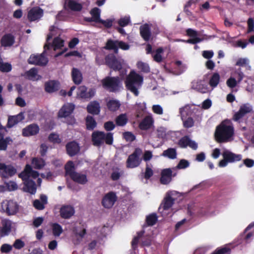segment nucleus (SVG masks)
<instances>
[{
    "label": "nucleus",
    "instance_id": "nucleus-1",
    "mask_svg": "<svg viewBox=\"0 0 254 254\" xmlns=\"http://www.w3.org/2000/svg\"><path fill=\"white\" fill-rule=\"evenodd\" d=\"M234 134L233 127L226 125L225 121H223L216 127L214 137L215 140L218 143L227 142L231 140Z\"/></svg>",
    "mask_w": 254,
    "mask_h": 254
},
{
    "label": "nucleus",
    "instance_id": "nucleus-2",
    "mask_svg": "<svg viewBox=\"0 0 254 254\" xmlns=\"http://www.w3.org/2000/svg\"><path fill=\"white\" fill-rule=\"evenodd\" d=\"M143 76L136 73L134 71H131L127 76L125 81L127 89L132 93L135 96L139 95L138 89L142 84Z\"/></svg>",
    "mask_w": 254,
    "mask_h": 254
},
{
    "label": "nucleus",
    "instance_id": "nucleus-3",
    "mask_svg": "<svg viewBox=\"0 0 254 254\" xmlns=\"http://www.w3.org/2000/svg\"><path fill=\"white\" fill-rule=\"evenodd\" d=\"M103 87L110 92L116 93L122 88V83L119 76H106L101 80Z\"/></svg>",
    "mask_w": 254,
    "mask_h": 254
},
{
    "label": "nucleus",
    "instance_id": "nucleus-4",
    "mask_svg": "<svg viewBox=\"0 0 254 254\" xmlns=\"http://www.w3.org/2000/svg\"><path fill=\"white\" fill-rule=\"evenodd\" d=\"M92 141L94 146H100L105 142L111 145L113 142V134L111 132L105 133L103 131H96L92 134Z\"/></svg>",
    "mask_w": 254,
    "mask_h": 254
},
{
    "label": "nucleus",
    "instance_id": "nucleus-5",
    "mask_svg": "<svg viewBox=\"0 0 254 254\" xmlns=\"http://www.w3.org/2000/svg\"><path fill=\"white\" fill-rule=\"evenodd\" d=\"M44 51L40 55H31L28 60L30 64L45 66L48 63V59L45 56L46 50L50 49V43H46L44 46Z\"/></svg>",
    "mask_w": 254,
    "mask_h": 254
},
{
    "label": "nucleus",
    "instance_id": "nucleus-6",
    "mask_svg": "<svg viewBox=\"0 0 254 254\" xmlns=\"http://www.w3.org/2000/svg\"><path fill=\"white\" fill-rule=\"evenodd\" d=\"M142 150L140 148H136L132 153L129 155L126 161V166L128 168H134L139 166L141 161Z\"/></svg>",
    "mask_w": 254,
    "mask_h": 254
},
{
    "label": "nucleus",
    "instance_id": "nucleus-7",
    "mask_svg": "<svg viewBox=\"0 0 254 254\" xmlns=\"http://www.w3.org/2000/svg\"><path fill=\"white\" fill-rule=\"evenodd\" d=\"M195 108H192V107L189 104L185 105L184 107H181L179 109V113L181 116L182 120L183 121L184 127L186 128H189L192 127L194 126V120L191 117H188L186 120H184V117L185 116L191 115V111L194 110Z\"/></svg>",
    "mask_w": 254,
    "mask_h": 254
},
{
    "label": "nucleus",
    "instance_id": "nucleus-8",
    "mask_svg": "<svg viewBox=\"0 0 254 254\" xmlns=\"http://www.w3.org/2000/svg\"><path fill=\"white\" fill-rule=\"evenodd\" d=\"M106 64L114 71H120L123 68V60L116 57L114 54H109L105 58Z\"/></svg>",
    "mask_w": 254,
    "mask_h": 254
},
{
    "label": "nucleus",
    "instance_id": "nucleus-9",
    "mask_svg": "<svg viewBox=\"0 0 254 254\" xmlns=\"http://www.w3.org/2000/svg\"><path fill=\"white\" fill-rule=\"evenodd\" d=\"M1 209L7 215H13L18 212L19 205L16 202L12 200H5L1 203Z\"/></svg>",
    "mask_w": 254,
    "mask_h": 254
},
{
    "label": "nucleus",
    "instance_id": "nucleus-10",
    "mask_svg": "<svg viewBox=\"0 0 254 254\" xmlns=\"http://www.w3.org/2000/svg\"><path fill=\"white\" fill-rule=\"evenodd\" d=\"M16 173V169L11 165L0 163V176L2 178H8Z\"/></svg>",
    "mask_w": 254,
    "mask_h": 254
},
{
    "label": "nucleus",
    "instance_id": "nucleus-11",
    "mask_svg": "<svg viewBox=\"0 0 254 254\" xmlns=\"http://www.w3.org/2000/svg\"><path fill=\"white\" fill-rule=\"evenodd\" d=\"M117 200L115 192L110 191L106 193L102 198V204L106 208H111Z\"/></svg>",
    "mask_w": 254,
    "mask_h": 254
},
{
    "label": "nucleus",
    "instance_id": "nucleus-12",
    "mask_svg": "<svg viewBox=\"0 0 254 254\" xmlns=\"http://www.w3.org/2000/svg\"><path fill=\"white\" fill-rule=\"evenodd\" d=\"M96 93V90L94 88H90L87 91V88L84 86H80L78 88L77 96L81 99H91L94 96Z\"/></svg>",
    "mask_w": 254,
    "mask_h": 254
},
{
    "label": "nucleus",
    "instance_id": "nucleus-13",
    "mask_svg": "<svg viewBox=\"0 0 254 254\" xmlns=\"http://www.w3.org/2000/svg\"><path fill=\"white\" fill-rule=\"evenodd\" d=\"M74 109L75 105L73 103L64 104L59 110L58 116L60 118H67L70 116Z\"/></svg>",
    "mask_w": 254,
    "mask_h": 254
},
{
    "label": "nucleus",
    "instance_id": "nucleus-14",
    "mask_svg": "<svg viewBox=\"0 0 254 254\" xmlns=\"http://www.w3.org/2000/svg\"><path fill=\"white\" fill-rule=\"evenodd\" d=\"M43 14V10L39 6H35L31 8L28 11L27 18L29 21H34L40 19Z\"/></svg>",
    "mask_w": 254,
    "mask_h": 254
},
{
    "label": "nucleus",
    "instance_id": "nucleus-15",
    "mask_svg": "<svg viewBox=\"0 0 254 254\" xmlns=\"http://www.w3.org/2000/svg\"><path fill=\"white\" fill-rule=\"evenodd\" d=\"M252 111L251 107L248 106L247 105L244 104L241 106L239 110L236 112L233 117V120L238 123L241 122L242 119L246 114L251 113Z\"/></svg>",
    "mask_w": 254,
    "mask_h": 254
},
{
    "label": "nucleus",
    "instance_id": "nucleus-16",
    "mask_svg": "<svg viewBox=\"0 0 254 254\" xmlns=\"http://www.w3.org/2000/svg\"><path fill=\"white\" fill-rule=\"evenodd\" d=\"M40 130L37 124H32L22 129V134L23 136L29 137L37 134Z\"/></svg>",
    "mask_w": 254,
    "mask_h": 254
},
{
    "label": "nucleus",
    "instance_id": "nucleus-17",
    "mask_svg": "<svg viewBox=\"0 0 254 254\" xmlns=\"http://www.w3.org/2000/svg\"><path fill=\"white\" fill-rule=\"evenodd\" d=\"M139 33L141 38L145 41H149L152 36L150 25L148 23L141 25L139 27Z\"/></svg>",
    "mask_w": 254,
    "mask_h": 254
},
{
    "label": "nucleus",
    "instance_id": "nucleus-18",
    "mask_svg": "<svg viewBox=\"0 0 254 254\" xmlns=\"http://www.w3.org/2000/svg\"><path fill=\"white\" fill-rule=\"evenodd\" d=\"M45 90L49 93L58 91L60 88V83L57 80H50L45 83Z\"/></svg>",
    "mask_w": 254,
    "mask_h": 254
},
{
    "label": "nucleus",
    "instance_id": "nucleus-19",
    "mask_svg": "<svg viewBox=\"0 0 254 254\" xmlns=\"http://www.w3.org/2000/svg\"><path fill=\"white\" fill-rule=\"evenodd\" d=\"M65 147L67 154L71 157L76 155L80 150L78 144L74 141L68 142Z\"/></svg>",
    "mask_w": 254,
    "mask_h": 254
},
{
    "label": "nucleus",
    "instance_id": "nucleus-20",
    "mask_svg": "<svg viewBox=\"0 0 254 254\" xmlns=\"http://www.w3.org/2000/svg\"><path fill=\"white\" fill-rule=\"evenodd\" d=\"M74 208L70 205H64L61 207L60 213L62 218L69 219L74 214Z\"/></svg>",
    "mask_w": 254,
    "mask_h": 254
},
{
    "label": "nucleus",
    "instance_id": "nucleus-21",
    "mask_svg": "<svg viewBox=\"0 0 254 254\" xmlns=\"http://www.w3.org/2000/svg\"><path fill=\"white\" fill-rule=\"evenodd\" d=\"M22 180L24 182V191L32 194H35L36 191V186L35 182L29 178Z\"/></svg>",
    "mask_w": 254,
    "mask_h": 254
},
{
    "label": "nucleus",
    "instance_id": "nucleus-22",
    "mask_svg": "<svg viewBox=\"0 0 254 254\" xmlns=\"http://www.w3.org/2000/svg\"><path fill=\"white\" fill-rule=\"evenodd\" d=\"M175 176V174L172 175V171L170 168L163 169L161 174L160 183L163 185H167L171 182L172 177Z\"/></svg>",
    "mask_w": 254,
    "mask_h": 254
},
{
    "label": "nucleus",
    "instance_id": "nucleus-23",
    "mask_svg": "<svg viewBox=\"0 0 254 254\" xmlns=\"http://www.w3.org/2000/svg\"><path fill=\"white\" fill-rule=\"evenodd\" d=\"M24 119V117L22 113H20L15 116H9L8 118L6 127L8 128H11L22 121Z\"/></svg>",
    "mask_w": 254,
    "mask_h": 254
},
{
    "label": "nucleus",
    "instance_id": "nucleus-24",
    "mask_svg": "<svg viewBox=\"0 0 254 254\" xmlns=\"http://www.w3.org/2000/svg\"><path fill=\"white\" fill-rule=\"evenodd\" d=\"M101 108L99 103L97 101L90 102L87 106V111L88 113L93 115L99 114Z\"/></svg>",
    "mask_w": 254,
    "mask_h": 254
},
{
    "label": "nucleus",
    "instance_id": "nucleus-25",
    "mask_svg": "<svg viewBox=\"0 0 254 254\" xmlns=\"http://www.w3.org/2000/svg\"><path fill=\"white\" fill-rule=\"evenodd\" d=\"M70 178L74 182L81 185H85L88 182L86 174H81L76 172H75Z\"/></svg>",
    "mask_w": 254,
    "mask_h": 254
},
{
    "label": "nucleus",
    "instance_id": "nucleus-26",
    "mask_svg": "<svg viewBox=\"0 0 254 254\" xmlns=\"http://www.w3.org/2000/svg\"><path fill=\"white\" fill-rule=\"evenodd\" d=\"M14 42L15 38L12 34L10 33L5 34L0 40V44L2 47H10L13 45Z\"/></svg>",
    "mask_w": 254,
    "mask_h": 254
},
{
    "label": "nucleus",
    "instance_id": "nucleus-27",
    "mask_svg": "<svg viewBox=\"0 0 254 254\" xmlns=\"http://www.w3.org/2000/svg\"><path fill=\"white\" fill-rule=\"evenodd\" d=\"M222 155L225 156L226 159L228 161L229 163L238 162L242 159V155L241 154H236L228 150L224 151L222 153Z\"/></svg>",
    "mask_w": 254,
    "mask_h": 254
},
{
    "label": "nucleus",
    "instance_id": "nucleus-28",
    "mask_svg": "<svg viewBox=\"0 0 254 254\" xmlns=\"http://www.w3.org/2000/svg\"><path fill=\"white\" fill-rule=\"evenodd\" d=\"M71 77L73 82L76 85L80 84L83 80L82 74L80 70L75 67H73L71 70Z\"/></svg>",
    "mask_w": 254,
    "mask_h": 254
},
{
    "label": "nucleus",
    "instance_id": "nucleus-29",
    "mask_svg": "<svg viewBox=\"0 0 254 254\" xmlns=\"http://www.w3.org/2000/svg\"><path fill=\"white\" fill-rule=\"evenodd\" d=\"M153 120L150 116H146L138 125L139 128L142 130H146L149 129L152 126Z\"/></svg>",
    "mask_w": 254,
    "mask_h": 254
},
{
    "label": "nucleus",
    "instance_id": "nucleus-30",
    "mask_svg": "<svg viewBox=\"0 0 254 254\" xmlns=\"http://www.w3.org/2000/svg\"><path fill=\"white\" fill-rule=\"evenodd\" d=\"M65 5L71 10L74 11H80L82 8L81 4L73 0H65Z\"/></svg>",
    "mask_w": 254,
    "mask_h": 254
},
{
    "label": "nucleus",
    "instance_id": "nucleus-31",
    "mask_svg": "<svg viewBox=\"0 0 254 254\" xmlns=\"http://www.w3.org/2000/svg\"><path fill=\"white\" fill-rule=\"evenodd\" d=\"M174 201L175 199L170 195L166 196L161 203L159 208V210L161 208H162L163 210H168L173 206L174 203Z\"/></svg>",
    "mask_w": 254,
    "mask_h": 254
},
{
    "label": "nucleus",
    "instance_id": "nucleus-32",
    "mask_svg": "<svg viewBox=\"0 0 254 254\" xmlns=\"http://www.w3.org/2000/svg\"><path fill=\"white\" fill-rule=\"evenodd\" d=\"M104 49L107 50H113L115 54H118V40L108 39L104 47Z\"/></svg>",
    "mask_w": 254,
    "mask_h": 254
},
{
    "label": "nucleus",
    "instance_id": "nucleus-33",
    "mask_svg": "<svg viewBox=\"0 0 254 254\" xmlns=\"http://www.w3.org/2000/svg\"><path fill=\"white\" fill-rule=\"evenodd\" d=\"M97 124L96 121L92 116L88 115L86 117L85 125L87 130H93L97 127Z\"/></svg>",
    "mask_w": 254,
    "mask_h": 254
},
{
    "label": "nucleus",
    "instance_id": "nucleus-34",
    "mask_svg": "<svg viewBox=\"0 0 254 254\" xmlns=\"http://www.w3.org/2000/svg\"><path fill=\"white\" fill-rule=\"evenodd\" d=\"M121 104L120 102L117 100H110L107 103V107L108 109L112 112L117 111L120 107Z\"/></svg>",
    "mask_w": 254,
    "mask_h": 254
},
{
    "label": "nucleus",
    "instance_id": "nucleus-35",
    "mask_svg": "<svg viewBox=\"0 0 254 254\" xmlns=\"http://www.w3.org/2000/svg\"><path fill=\"white\" fill-rule=\"evenodd\" d=\"M128 122V118L126 114H121L117 117L115 122L118 126L124 127Z\"/></svg>",
    "mask_w": 254,
    "mask_h": 254
},
{
    "label": "nucleus",
    "instance_id": "nucleus-36",
    "mask_svg": "<svg viewBox=\"0 0 254 254\" xmlns=\"http://www.w3.org/2000/svg\"><path fill=\"white\" fill-rule=\"evenodd\" d=\"M2 227L1 230V233L7 235L11 229V222L9 220L5 219L2 221Z\"/></svg>",
    "mask_w": 254,
    "mask_h": 254
},
{
    "label": "nucleus",
    "instance_id": "nucleus-37",
    "mask_svg": "<svg viewBox=\"0 0 254 254\" xmlns=\"http://www.w3.org/2000/svg\"><path fill=\"white\" fill-rule=\"evenodd\" d=\"M64 40L60 37H56L54 39L52 44H50V48L53 47L55 51L60 49L64 46Z\"/></svg>",
    "mask_w": 254,
    "mask_h": 254
},
{
    "label": "nucleus",
    "instance_id": "nucleus-38",
    "mask_svg": "<svg viewBox=\"0 0 254 254\" xmlns=\"http://www.w3.org/2000/svg\"><path fill=\"white\" fill-rule=\"evenodd\" d=\"M162 155L169 159H174L177 157L176 150L174 148H169L163 152Z\"/></svg>",
    "mask_w": 254,
    "mask_h": 254
},
{
    "label": "nucleus",
    "instance_id": "nucleus-39",
    "mask_svg": "<svg viewBox=\"0 0 254 254\" xmlns=\"http://www.w3.org/2000/svg\"><path fill=\"white\" fill-rule=\"evenodd\" d=\"M32 171L31 166L29 164H27L23 171L18 175V177L22 179H28L30 178V174Z\"/></svg>",
    "mask_w": 254,
    "mask_h": 254
},
{
    "label": "nucleus",
    "instance_id": "nucleus-40",
    "mask_svg": "<svg viewBox=\"0 0 254 254\" xmlns=\"http://www.w3.org/2000/svg\"><path fill=\"white\" fill-rule=\"evenodd\" d=\"M220 77L218 73H214L210 78L209 84L212 88L216 87L219 84Z\"/></svg>",
    "mask_w": 254,
    "mask_h": 254
},
{
    "label": "nucleus",
    "instance_id": "nucleus-41",
    "mask_svg": "<svg viewBox=\"0 0 254 254\" xmlns=\"http://www.w3.org/2000/svg\"><path fill=\"white\" fill-rule=\"evenodd\" d=\"M32 164L34 168L41 169L45 165V162L42 158H34L32 160Z\"/></svg>",
    "mask_w": 254,
    "mask_h": 254
},
{
    "label": "nucleus",
    "instance_id": "nucleus-42",
    "mask_svg": "<svg viewBox=\"0 0 254 254\" xmlns=\"http://www.w3.org/2000/svg\"><path fill=\"white\" fill-rule=\"evenodd\" d=\"M64 169L66 174L68 175L69 177L71 176V175L75 172L74 171V165L72 161H69L67 162L65 165Z\"/></svg>",
    "mask_w": 254,
    "mask_h": 254
},
{
    "label": "nucleus",
    "instance_id": "nucleus-43",
    "mask_svg": "<svg viewBox=\"0 0 254 254\" xmlns=\"http://www.w3.org/2000/svg\"><path fill=\"white\" fill-rule=\"evenodd\" d=\"M146 223L148 226H152L157 221V216L155 213H152L146 217Z\"/></svg>",
    "mask_w": 254,
    "mask_h": 254
},
{
    "label": "nucleus",
    "instance_id": "nucleus-44",
    "mask_svg": "<svg viewBox=\"0 0 254 254\" xmlns=\"http://www.w3.org/2000/svg\"><path fill=\"white\" fill-rule=\"evenodd\" d=\"M53 234L55 237H59L63 233V230L62 226L58 223H55L52 224Z\"/></svg>",
    "mask_w": 254,
    "mask_h": 254
},
{
    "label": "nucleus",
    "instance_id": "nucleus-45",
    "mask_svg": "<svg viewBox=\"0 0 254 254\" xmlns=\"http://www.w3.org/2000/svg\"><path fill=\"white\" fill-rule=\"evenodd\" d=\"M12 142V140L10 137L0 138V150H6L7 148V145Z\"/></svg>",
    "mask_w": 254,
    "mask_h": 254
},
{
    "label": "nucleus",
    "instance_id": "nucleus-46",
    "mask_svg": "<svg viewBox=\"0 0 254 254\" xmlns=\"http://www.w3.org/2000/svg\"><path fill=\"white\" fill-rule=\"evenodd\" d=\"M100 9L98 7L92 8L90 12L92 17L95 20L96 23H99L101 19L100 18Z\"/></svg>",
    "mask_w": 254,
    "mask_h": 254
},
{
    "label": "nucleus",
    "instance_id": "nucleus-47",
    "mask_svg": "<svg viewBox=\"0 0 254 254\" xmlns=\"http://www.w3.org/2000/svg\"><path fill=\"white\" fill-rule=\"evenodd\" d=\"M231 250L228 247L217 248L211 254H230Z\"/></svg>",
    "mask_w": 254,
    "mask_h": 254
},
{
    "label": "nucleus",
    "instance_id": "nucleus-48",
    "mask_svg": "<svg viewBox=\"0 0 254 254\" xmlns=\"http://www.w3.org/2000/svg\"><path fill=\"white\" fill-rule=\"evenodd\" d=\"M48 140L50 142L55 144H60L62 142V140L59 137V135L54 132H52L49 134L48 136Z\"/></svg>",
    "mask_w": 254,
    "mask_h": 254
},
{
    "label": "nucleus",
    "instance_id": "nucleus-49",
    "mask_svg": "<svg viewBox=\"0 0 254 254\" xmlns=\"http://www.w3.org/2000/svg\"><path fill=\"white\" fill-rule=\"evenodd\" d=\"M137 67L142 72L144 73H148L150 72V67L149 65L142 62H138L137 63Z\"/></svg>",
    "mask_w": 254,
    "mask_h": 254
},
{
    "label": "nucleus",
    "instance_id": "nucleus-50",
    "mask_svg": "<svg viewBox=\"0 0 254 254\" xmlns=\"http://www.w3.org/2000/svg\"><path fill=\"white\" fill-rule=\"evenodd\" d=\"M155 54L153 56V60L157 63H160L162 61V57L161 54L163 53V49L162 47H159L156 49Z\"/></svg>",
    "mask_w": 254,
    "mask_h": 254
},
{
    "label": "nucleus",
    "instance_id": "nucleus-51",
    "mask_svg": "<svg viewBox=\"0 0 254 254\" xmlns=\"http://www.w3.org/2000/svg\"><path fill=\"white\" fill-rule=\"evenodd\" d=\"M190 138L188 136L182 137L178 142L179 145L182 148H186L190 141Z\"/></svg>",
    "mask_w": 254,
    "mask_h": 254
},
{
    "label": "nucleus",
    "instance_id": "nucleus-52",
    "mask_svg": "<svg viewBox=\"0 0 254 254\" xmlns=\"http://www.w3.org/2000/svg\"><path fill=\"white\" fill-rule=\"evenodd\" d=\"M12 69L11 65L8 63H3L0 64V71L2 72H8Z\"/></svg>",
    "mask_w": 254,
    "mask_h": 254
},
{
    "label": "nucleus",
    "instance_id": "nucleus-53",
    "mask_svg": "<svg viewBox=\"0 0 254 254\" xmlns=\"http://www.w3.org/2000/svg\"><path fill=\"white\" fill-rule=\"evenodd\" d=\"M37 69L35 67H33L28 71H27L25 72V74L29 79L34 80L37 75Z\"/></svg>",
    "mask_w": 254,
    "mask_h": 254
},
{
    "label": "nucleus",
    "instance_id": "nucleus-54",
    "mask_svg": "<svg viewBox=\"0 0 254 254\" xmlns=\"http://www.w3.org/2000/svg\"><path fill=\"white\" fill-rule=\"evenodd\" d=\"M203 40L202 39L199 37H194L192 38L191 39H189L187 40H177V41H182L183 42H185L187 43L191 44H196L198 43L201 42Z\"/></svg>",
    "mask_w": 254,
    "mask_h": 254
},
{
    "label": "nucleus",
    "instance_id": "nucleus-55",
    "mask_svg": "<svg viewBox=\"0 0 254 254\" xmlns=\"http://www.w3.org/2000/svg\"><path fill=\"white\" fill-rule=\"evenodd\" d=\"M123 136L127 141L132 142L135 139V136L129 131L125 132L123 133Z\"/></svg>",
    "mask_w": 254,
    "mask_h": 254
},
{
    "label": "nucleus",
    "instance_id": "nucleus-56",
    "mask_svg": "<svg viewBox=\"0 0 254 254\" xmlns=\"http://www.w3.org/2000/svg\"><path fill=\"white\" fill-rule=\"evenodd\" d=\"M25 246V243L23 241H22L20 239H16L12 247H13L15 249L17 250H20L22 248H23Z\"/></svg>",
    "mask_w": 254,
    "mask_h": 254
},
{
    "label": "nucleus",
    "instance_id": "nucleus-57",
    "mask_svg": "<svg viewBox=\"0 0 254 254\" xmlns=\"http://www.w3.org/2000/svg\"><path fill=\"white\" fill-rule=\"evenodd\" d=\"M190 165L189 162L185 159H181L177 165V167L180 169L187 168Z\"/></svg>",
    "mask_w": 254,
    "mask_h": 254
},
{
    "label": "nucleus",
    "instance_id": "nucleus-58",
    "mask_svg": "<svg viewBox=\"0 0 254 254\" xmlns=\"http://www.w3.org/2000/svg\"><path fill=\"white\" fill-rule=\"evenodd\" d=\"M12 246L7 244H4L1 245L0 250L1 253H8L11 251Z\"/></svg>",
    "mask_w": 254,
    "mask_h": 254
},
{
    "label": "nucleus",
    "instance_id": "nucleus-59",
    "mask_svg": "<svg viewBox=\"0 0 254 254\" xmlns=\"http://www.w3.org/2000/svg\"><path fill=\"white\" fill-rule=\"evenodd\" d=\"M105 129L107 131L113 130L115 127V125L112 121H108L105 122L104 125Z\"/></svg>",
    "mask_w": 254,
    "mask_h": 254
},
{
    "label": "nucleus",
    "instance_id": "nucleus-60",
    "mask_svg": "<svg viewBox=\"0 0 254 254\" xmlns=\"http://www.w3.org/2000/svg\"><path fill=\"white\" fill-rule=\"evenodd\" d=\"M5 184L9 191L15 190L18 188L16 183L13 181H10L8 183H5Z\"/></svg>",
    "mask_w": 254,
    "mask_h": 254
},
{
    "label": "nucleus",
    "instance_id": "nucleus-61",
    "mask_svg": "<svg viewBox=\"0 0 254 254\" xmlns=\"http://www.w3.org/2000/svg\"><path fill=\"white\" fill-rule=\"evenodd\" d=\"M237 83H238L237 80L233 77L229 78L226 81L227 85L231 88H233L236 87Z\"/></svg>",
    "mask_w": 254,
    "mask_h": 254
},
{
    "label": "nucleus",
    "instance_id": "nucleus-62",
    "mask_svg": "<svg viewBox=\"0 0 254 254\" xmlns=\"http://www.w3.org/2000/svg\"><path fill=\"white\" fill-rule=\"evenodd\" d=\"M33 206L39 210H41L45 208V205L38 199H35L33 201Z\"/></svg>",
    "mask_w": 254,
    "mask_h": 254
},
{
    "label": "nucleus",
    "instance_id": "nucleus-63",
    "mask_svg": "<svg viewBox=\"0 0 254 254\" xmlns=\"http://www.w3.org/2000/svg\"><path fill=\"white\" fill-rule=\"evenodd\" d=\"M130 19L129 17H125L120 18L118 21V24L121 27H125L128 25Z\"/></svg>",
    "mask_w": 254,
    "mask_h": 254
},
{
    "label": "nucleus",
    "instance_id": "nucleus-64",
    "mask_svg": "<svg viewBox=\"0 0 254 254\" xmlns=\"http://www.w3.org/2000/svg\"><path fill=\"white\" fill-rule=\"evenodd\" d=\"M113 21L112 19H107L106 20L101 19L99 23L102 24L106 28H110L113 25Z\"/></svg>",
    "mask_w": 254,
    "mask_h": 254
}]
</instances>
